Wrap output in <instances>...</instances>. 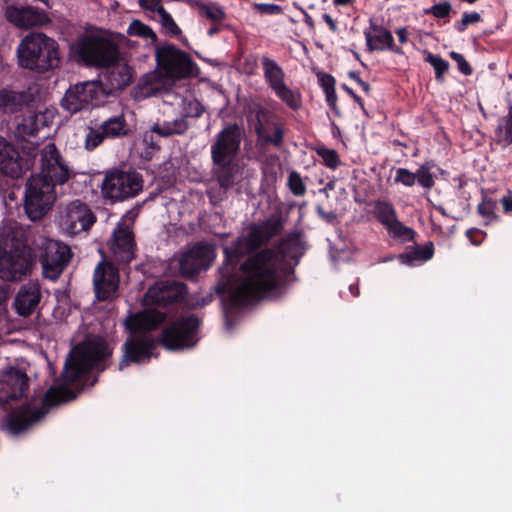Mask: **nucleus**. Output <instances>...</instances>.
<instances>
[{"mask_svg": "<svg viewBox=\"0 0 512 512\" xmlns=\"http://www.w3.org/2000/svg\"><path fill=\"white\" fill-rule=\"evenodd\" d=\"M316 213L318 216L328 224H335L337 222V215L333 211H325L321 205L316 206Z\"/></svg>", "mask_w": 512, "mask_h": 512, "instance_id": "nucleus-53", "label": "nucleus"}, {"mask_svg": "<svg viewBox=\"0 0 512 512\" xmlns=\"http://www.w3.org/2000/svg\"><path fill=\"white\" fill-rule=\"evenodd\" d=\"M72 170L55 143L46 144L40 153V172L32 174L25 184L24 211L35 222L41 220L56 200L55 187L63 185Z\"/></svg>", "mask_w": 512, "mask_h": 512, "instance_id": "nucleus-4", "label": "nucleus"}, {"mask_svg": "<svg viewBox=\"0 0 512 512\" xmlns=\"http://www.w3.org/2000/svg\"><path fill=\"white\" fill-rule=\"evenodd\" d=\"M317 155L322 158L324 165L330 169H336L341 163L339 154L334 149L319 148L317 149Z\"/></svg>", "mask_w": 512, "mask_h": 512, "instance_id": "nucleus-41", "label": "nucleus"}, {"mask_svg": "<svg viewBox=\"0 0 512 512\" xmlns=\"http://www.w3.org/2000/svg\"><path fill=\"white\" fill-rule=\"evenodd\" d=\"M219 23H213V25L208 29L207 34L210 37L220 33L221 28L218 26Z\"/></svg>", "mask_w": 512, "mask_h": 512, "instance_id": "nucleus-64", "label": "nucleus"}, {"mask_svg": "<svg viewBox=\"0 0 512 512\" xmlns=\"http://www.w3.org/2000/svg\"><path fill=\"white\" fill-rule=\"evenodd\" d=\"M165 319L164 312L146 309L127 320V328L132 334L122 345L123 354L119 361V370L131 364L147 363L151 360L157 343L145 333L156 329Z\"/></svg>", "mask_w": 512, "mask_h": 512, "instance_id": "nucleus-5", "label": "nucleus"}, {"mask_svg": "<svg viewBox=\"0 0 512 512\" xmlns=\"http://www.w3.org/2000/svg\"><path fill=\"white\" fill-rule=\"evenodd\" d=\"M244 128L237 123H229L220 130L211 145L212 163L235 160L240 151Z\"/></svg>", "mask_w": 512, "mask_h": 512, "instance_id": "nucleus-15", "label": "nucleus"}, {"mask_svg": "<svg viewBox=\"0 0 512 512\" xmlns=\"http://www.w3.org/2000/svg\"><path fill=\"white\" fill-rule=\"evenodd\" d=\"M496 141L503 146L512 144V104L508 105V113L499 120L495 130Z\"/></svg>", "mask_w": 512, "mask_h": 512, "instance_id": "nucleus-34", "label": "nucleus"}, {"mask_svg": "<svg viewBox=\"0 0 512 512\" xmlns=\"http://www.w3.org/2000/svg\"><path fill=\"white\" fill-rule=\"evenodd\" d=\"M155 135L156 132H153L152 128L149 131H146L143 135L144 145L146 146L147 149L151 150L149 152L147 151V154H151L152 152L160 149V145Z\"/></svg>", "mask_w": 512, "mask_h": 512, "instance_id": "nucleus-48", "label": "nucleus"}, {"mask_svg": "<svg viewBox=\"0 0 512 512\" xmlns=\"http://www.w3.org/2000/svg\"><path fill=\"white\" fill-rule=\"evenodd\" d=\"M41 300L40 285L29 282L20 287L14 300L16 312L23 317L31 315Z\"/></svg>", "mask_w": 512, "mask_h": 512, "instance_id": "nucleus-24", "label": "nucleus"}, {"mask_svg": "<svg viewBox=\"0 0 512 512\" xmlns=\"http://www.w3.org/2000/svg\"><path fill=\"white\" fill-rule=\"evenodd\" d=\"M96 222V216L90 207L81 200L70 202L61 216L60 227L68 235L74 236L88 231Z\"/></svg>", "mask_w": 512, "mask_h": 512, "instance_id": "nucleus-18", "label": "nucleus"}, {"mask_svg": "<svg viewBox=\"0 0 512 512\" xmlns=\"http://www.w3.org/2000/svg\"><path fill=\"white\" fill-rule=\"evenodd\" d=\"M372 214L388 231L394 239L403 242L415 241L416 232L399 221L393 204L385 200H377L373 203Z\"/></svg>", "mask_w": 512, "mask_h": 512, "instance_id": "nucleus-17", "label": "nucleus"}, {"mask_svg": "<svg viewBox=\"0 0 512 512\" xmlns=\"http://www.w3.org/2000/svg\"><path fill=\"white\" fill-rule=\"evenodd\" d=\"M5 18L19 29L43 26L50 22L47 13L36 7L9 5L5 9Z\"/></svg>", "mask_w": 512, "mask_h": 512, "instance_id": "nucleus-22", "label": "nucleus"}, {"mask_svg": "<svg viewBox=\"0 0 512 512\" xmlns=\"http://www.w3.org/2000/svg\"><path fill=\"white\" fill-rule=\"evenodd\" d=\"M28 380L27 374L20 370L10 373L1 386L5 399L9 401L22 398L28 389Z\"/></svg>", "mask_w": 512, "mask_h": 512, "instance_id": "nucleus-26", "label": "nucleus"}, {"mask_svg": "<svg viewBox=\"0 0 512 512\" xmlns=\"http://www.w3.org/2000/svg\"><path fill=\"white\" fill-rule=\"evenodd\" d=\"M424 60L434 68L436 80L442 81L449 69V62L444 60L440 55L431 52H425Z\"/></svg>", "mask_w": 512, "mask_h": 512, "instance_id": "nucleus-38", "label": "nucleus"}, {"mask_svg": "<svg viewBox=\"0 0 512 512\" xmlns=\"http://www.w3.org/2000/svg\"><path fill=\"white\" fill-rule=\"evenodd\" d=\"M159 17H160L161 26H162L163 30L165 31V33L172 37H176V38L180 39V41L183 44L187 45L186 38L181 37L182 31H181L180 27L177 25V23L174 21L171 14L166 9H160Z\"/></svg>", "mask_w": 512, "mask_h": 512, "instance_id": "nucleus-35", "label": "nucleus"}, {"mask_svg": "<svg viewBox=\"0 0 512 512\" xmlns=\"http://www.w3.org/2000/svg\"><path fill=\"white\" fill-rule=\"evenodd\" d=\"M105 96L106 92L100 81L77 83L66 91L61 100V106L71 114H75L100 105Z\"/></svg>", "mask_w": 512, "mask_h": 512, "instance_id": "nucleus-12", "label": "nucleus"}, {"mask_svg": "<svg viewBox=\"0 0 512 512\" xmlns=\"http://www.w3.org/2000/svg\"><path fill=\"white\" fill-rule=\"evenodd\" d=\"M187 295L185 283L170 279L156 281L144 294L143 303L147 306L165 308L182 302Z\"/></svg>", "mask_w": 512, "mask_h": 512, "instance_id": "nucleus-16", "label": "nucleus"}, {"mask_svg": "<svg viewBox=\"0 0 512 512\" xmlns=\"http://www.w3.org/2000/svg\"><path fill=\"white\" fill-rule=\"evenodd\" d=\"M19 65L37 72H47L60 63L59 46L53 39L41 32L25 36L17 48Z\"/></svg>", "mask_w": 512, "mask_h": 512, "instance_id": "nucleus-6", "label": "nucleus"}, {"mask_svg": "<svg viewBox=\"0 0 512 512\" xmlns=\"http://www.w3.org/2000/svg\"><path fill=\"white\" fill-rule=\"evenodd\" d=\"M34 101L29 91H15L7 88L0 90V112L14 114L22 111Z\"/></svg>", "mask_w": 512, "mask_h": 512, "instance_id": "nucleus-25", "label": "nucleus"}, {"mask_svg": "<svg viewBox=\"0 0 512 512\" xmlns=\"http://www.w3.org/2000/svg\"><path fill=\"white\" fill-rule=\"evenodd\" d=\"M128 212L113 230L109 240L110 250L116 261L121 264H129L135 258L136 243L133 233V221L135 216Z\"/></svg>", "mask_w": 512, "mask_h": 512, "instance_id": "nucleus-14", "label": "nucleus"}, {"mask_svg": "<svg viewBox=\"0 0 512 512\" xmlns=\"http://www.w3.org/2000/svg\"><path fill=\"white\" fill-rule=\"evenodd\" d=\"M183 3L192 9H196L198 14L212 23H221L226 18L223 8L214 2L206 0H182Z\"/></svg>", "mask_w": 512, "mask_h": 512, "instance_id": "nucleus-28", "label": "nucleus"}, {"mask_svg": "<svg viewBox=\"0 0 512 512\" xmlns=\"http://www.w3.org/2000/svg\"><path fill=\"white\" fill-rule=\"evenodd\" d=\"M29 244V236L21 227H0V279L18 282L31 274L36 258L42 266L43 276L57 280L72 257L68 245L44 236Z\"/></svg>", "mask_w": 512, "mask_h": 512, "instance_id": "nucleus-3", "label": "nucleus"}, {"mask_svg": "<svg viewBox=\"0 0 512 512\" xmlns=\"http://www.w3.org/2000/svg\"><path fill=\"white\" fill-rule=\"evenodd\" d=\"M228 189L218 186H210L207 190V196L212 204L221 202L225 197Z\"/></svg>", "mask_w": 512, "mask_h": 512, "instance_id": "nucleus-50", "label": "nucleus"}, {"mask_svg": "<svg viewBox=\"0 0 512 512\" xmlns=\"http://www.w3.org/2000/svg\"><path fill=\"white\" fill-rule=\"evenodd\" d=\"M466 236L472 244L480 245L483 241L485 233L480 229L470 228L466 231Z\"/></svg>", "mask_w": 512, "mask_h": 512, "instance_id": "nucleus-54", "label": "nucleus"}, {"mask_svg": "<svg viewBox=\"0 0 512 512\" xmlns=\"http://www.w3.org/2000/svg\"><path fill=\"white\" fill-rule=\"evenodd\" d=\"M364 36L369 52L389 50L396 54L402 53L401 48L395 45L392 33L372 18L369 20V28L364 30Z\"/></svg>", "mask_w": 512, "mask_h": 512, "instance_id": "nucleus-23", "label": "nucleus"}, {"mask_svg": "<svg viewBox=\"0 0 512 512\" xmlns=\"http://www.w3.org/2000/svg\"><path fill=\"white\" fill-rule=\"evenodd\" d=\"M396 35L401 44H405L408 41V31L406 27H401L396 30Z\"/></svg>", "mask_w": 512, "mask_h": 512, "instance_id": "nucleus-62", "label": "nucleus"}, {"mask_svg": "<svg viewBox=\"0 0 512 512\" xmlns=\"http://www.w3.org/2000/svg\"><path fill=\"white\" fill-rule=\"evenodd\" d=\"M452 11V5L447 2H440L437 4H434L432 7L425 10V14L432 15L435 18L442 19L447 18Z\"/></svg>", "mask_w": 512, "mask_h": 512, "instance_id": "nucleus-43", "label": "nucleus"}, {"mask_svg": "<svg viewBox=\"0 0 512 512\" xmlns=\"http://www.w3.org/2000/svg\"><path fill=\"white\" fill-rule=\"evenodd\" d=\"M318 81L324 92L335 89L336 80L331 74L319 73Z\"/></svg>", "mask_w": 512, "mask_h": 512, "instance_id": "nucleus-51", "label": "nucleus"}, {"mask_svg": "<svg viewBox=\"0 0 512 512\" xmlns=\"http://www.w3.org/2000/svg\"><path fill=\"white\" fill-rule=\"evenodd\" d=\"M86 130L87 133L84 140V148L89 152L94 151L104 142V140L107 139L100 126L96 128L87 127Z\"/></svg>", "mask_w": 512, "mask_h": 512, "instance_id": "nucleus-39", "label": "nucleus"}, {"mask_svg": "<svg viewBox=\"0 0 512 512\" xmlns=\"http://www.w3.org/2000/svg\"><path fill=\"white\" fill-rule=\"evenodd\" d=\"M155 60L158 69L171 80L189 78L194 70H198L192 57L171 43H165L156 48Z\"/></svg>", "mask_w": 512, "mask_h": 512, "instance_id": "nucleus-10", "label": "nucleus"}, {"mask_svg": "<svg viewBox=\"0 0 512 512\" xmlns=\"http://www.w3.org/2000/svg\"><path fill=\"white\" fill-rule=\"evenodd\" d=\"M434 163L427 161L422 164L415 172L416 182L426 190H430L435 185L434 176L431 173Z\"/></svg>", "mask_w": 512, "mask_h": 512, "instance_id": "nucleus-36", "label": "nucleus"}, {"mask_svg": "<svg viewBox=\"0 0 512 512\" xmlns=\"http://www.w3.org/2000/svg\"><path fill=\"white\" fill-rule=\"evenodd\" d=\"M434 255V244L428 242L423 246H416L411 251L401 253L399 260L406 265H412L414 261H428Z\"/></svg>", "mask_w": 512, "mask_h": 512, "instance_id": "nucleus-33", "label": "nucleus"}, {"mask_svg": "<svg viewBox=\"0 0 512 512\" xmlns=\"http://www.w3.org/2000/svg\"><path fill=\"white\" fill-rule=\"evenodd\" d=\"M254 8L261 14L278 15L283 12V9L278 4L255 3Z\"/></svg>", "mask_w": 512, "mask_h": 512, "instance_id": "nucleus-47", "label": "nucleus"}, {"mask_svg": "<svg viewBox=\"0 0 512 512\" xmlns=\"http://www.w3.org/2000/svg\"><path fill=\"white\" fill-rule=\"evenodd\" d=\"M287 186L294 196L302 197L306 194V185L303 182L300 173L297 171H291L289 173Z\"/></svg>", "mask_w": 512, "mask_h": 512, "instance_id": "nucleus-40", "label": "nucleus"}, {"mask_svg": "<svg viewBox=\"0 0 512 512\" xmlns=\"http://www.w3.org/2000/svg\"><path fill=\"white\" fill-rule=\"evenodd\" d=\"M81 61L87 66L107 68L119 60L118 45L107 38L89 36L83 39L77 48Z\"/></svg>", "mask_w": 512, "mask_h": 512, "instance_id": "nucleus-11", "label": "nucleus"}, {"mask_svg": "<svg viewBox=\"0 0 512 512\" xmlns=\"http://www.w3.org/2000/svg\"><path fill=\"white\" fill-rule=\"evenodd\" d=\"M143 190L142 175L133 170L114 168L105 173L101 184L104 199L112 203L136 197Z\"/></svg>", "mask_w": 512, "mask_h": 512, "instance_id": "nucleus-7", "label": "nucleus"}, {"mask_svg": "<svg viewBox=\"0 0 512 512\" xmlns=\"http://www.w3.org/2000/svg\"><path fill=\"white\" fill-rule=\"evenodd\" d=\"M107 139H118L129 135L130 129L124 114L109 117L99 125Z\"/></svg>", "mask_w": 512, "mask_h": 512, "instance_id": "nucleus-29", "label": "nucleus"}, {"mask_svg": "<svg viewBox=\"0 0 512 512\" xmlns=\"http://www.w3.org/2000/svg\"><path fill=\"white\" fill-rule=\"evenodd\" d=\"M341 88L349 95L353 98V100L361 107V109L364 110V102H363V99L358 96L353 89H351L348 85L346 84H342L341 85Z\"/></svg>", "mask_w": 512, "mask_h": 512, "instance_id": "nucleus-57", "label": "nucleus"}, {"mask_svg": "<svg viewBox=\"0 0 512 512\" xmlns=\"http://www.w3.org/2000/svg\"><path fill=\"white\" fill-rule=\"evenodd\" d=\"M294 7H296L303 15V21L305 25L311 29L315 28V22L310 14H308L305 9H303L301 6H298L296 3H294Z\"/></svg>", "mask_w": 512, "mask_h": 512, "instance_id": "nucleus-58", "label": "nucleus"}, {"mask_svg": "<svg viewBox=\"0 0 512 512\" xmlns=\"http://www.w3.org/2000/svg\"><path fill=\"white\" fill-rule=\"evenodd\" d=\"M139 6L148 11L156 12L160 14V9H165L161 4V0H138Z\"/></svg>", "mask_w": 512, "mask_h": 512, "instance_id": "nucleus-52", "label": "nucleus"}, {"mask_svg": "<svg viewBox=\"0 0 512 512\" xmlns=\"http://www.w3.org/2000/svg\"><path fill=\"white\" fill-rule=\"evenodd\" d=\"M356 0H333L335 7H349L352 6Z\"/></svg>", "mask_w": 512, "mask_h": 512, "instance_id": "nucleus-63", "label": "nucleus"}, {"mask_svg": "<svg viewBox=\"0 0 512 512\" xmlns=\"http://www.w3.org/2000/svg\"><path fill=\"white\" fill-rule=\"evenodd\" d=\"M500 202L505 214L512 213V191L508 190L507 194L501 198Z\"/></svg>", "mask_w": 512, "mask_h": 512, "instance_id": "nucleus-56", "label": "nucleus"}, {"mask_svg": "<svg viewBox=\"0 0 512 512\" xmlns=\"http://www.w3.org/2000/svg\"><path fill=\"white\" fill-rule=\"evenodd\" d=\"M215 258L214 247L208 243H196L180 260V273L192 278L207 270Z\"/></svg>", "mask_w": 512, "mask_h": 512, "instance_id": "nucleus-21", "label": "nucleus"}, {"mask_svg": "<svg viewBox=\"0 0 512 512\" xmlns=\"http://www.w3.org/2000/svg\"><path fill=\"white\" fill-rule=\"evenodd\" d=\"M322 19L323 21L328 25L329 29L333 32V33H337L339 31V28H338V24L336 22V20H334L330 14L328 13H324L322 15Z\"/></svg>", "mask_w": 512, "mask_h": 512, "instance_id": "nucleus-60", "label": "nucleus"}, {"mask_svg": "<svg viewBox=\"0 0 512 512\" xmlns=\"http://www.w3.org/2000/svg\"><path fill=\"white\" fill-rule=\"evenodd\" d=\"M285 221L276 211L260 223H251L245 235L223 247L224 262L214 290L227 295L231 307H244L287 286L294 274L289 260L298 264L306 250L303 232H290L274 248L261 249L282 232Z\"/></svg>", "mask_w": 512, "mask_h": 512, "instance_id": "nucleus-1", "label": "nucleus"}, {"mask_svg": "<svg viewBox=\"0 0 512 512\" xmlns=\"http://www.w3.org/2000/svg\"><path fill=\"white\" fill-rule=\"evenodd\" d=\"M204 106L197 100L190 101L185 107V114L182 116L186 120L188 117L199 118L204 113Z\"/></svg>", "mask_w": 512, "mask_h": 512, "instance_id": "nucleus-46", "label": "nucleus"}, {"mask_svg": "<svg viewBox=\"0 0 512 512\" xmlns=\"http://www.w3.org/2000/svg\"><path fill=\"white\" fill-rule=\"evenodd\" d=\"M109 88L112 91H122L133 82V71L127 66L118 67L108 75Z\"/></svg>", "mask_w": 512, "mask_h": 512, "instance_id": "nucleus-32", "label": "nucleus"}, {"mask_svg": "<svg viewBox=\"0 0 512 512\" xmlns=\"http://www.w3.org/2000/svg\"><path fill=\"white\" fill-rule=\"evenodd\" d=\"M251 113L254 115L252 127L257 145L262 148H281L286 134L284 119L261 104H254Z\"/></svg>", "mask_w": 512, "mask_h": 512, "instance_id": "nucleus-8", "label": "nucleus"}, {"mask_svg": "<svg viewBox=\"0 0 512 512\" xmlns=\"http://www.w3.org/2000/svg\"><path fill=\"white\" fill-rule=\"evenodd\" d=\"M260 60L265 83L274 92L276 97L291 110L297 111L300 109L302 104L301 94L286 85V74L283 68L267 55H262Z\"/></svg>", "mask_w": 512, "mask_h": 512, "instance_id": "nucleus-13", "label": "nucleus"}, {"mask_svg": "<svg viewBox=\"0 0 512 512\" xmlns=\"http://www.w3.org/2000/svg\"><path fill=\"white\" fill-rule=\"evenodd\" d=\"M10 292L11 287L9 284L0 283V305L4 304L8 300Z\"/></svg>", "mask_w": 512, "mask_h": 512, "instance_id": "nucleus-59", "label": "nucleus"}, {"mask_svg": "<svg viewBox=\"0 0 512 512\" xmlns=\"http://www.w3.org/2000/svg\"><path fill=\"white\" fill-rule=\"evenodd\" d=\"M239 172L238 165L234 160H224L220 163H213L211 170L212 177L223 189H231L236 184V178Z\"/></svg>", "mask_w": 512, "mask_h": 512, "instance_id": "nucleus-27", "label": "nucleus"}, {"mask_svg": "<svg viewBox=\"0 0 512 512\" xmlns=\"http://www.w3.org/2000/svg\"><path fill=\"white\" fill-rule=\"evenodd\" d=\"M450 57L457 63L458 69L464 75H471L473 70L464 56L457 52H451Z\"/></svg>", "mask_w": 512, "mask_h": 512, "instance_id": "nucleus-49", "label": "nucleus"}, {"mask_svg": "<svg viewBox=\"0 0 512 512\" xmlns=\"http://www.w3.org/2000/svg\"><path fill=\"white\" fill-rule=\"evenodd\" d=\"M120 275L118 267L107 261L97 264L93 275L95 296L99 301L113 299L119 289Z\"/></svg>", "mask_w": 512, "mask_h": 512, "instance_id": "nucleus-20", "label": "nucleus"}, {"mask_svg": "<svg viewBox=\"0 0 512 512\" xmlns=\"http://www.w3.org/2000/svg\"><path fill=\"white\" fill-rule=\"evenodd\" d=\"M324 93H325V96H326L327 105L334 111V113L337 116H339L340 115V111H339V108L337 106L336 90L332 89V90L326 91Z\"/></svg>", "mask_w": 512, "mask_h": 512, "instance_id": "nucleus-55", "label": "nucleus"}, {"mask_svg": "<svg viewBox=\"0 0 512 512\" xmlns=\"http://www.w3.org/2000/svg\"><path fill=\"white\" fill-rule=\"evenodd\" d=\"M189 127L188 121L181 117L173 121H164L162 124L155 123L152 125V131L156 132L159 137L167 138L173 135H183Z\"/></svg>", "mask_w": 512, "mask_h": 512, "instance_id": "nucleus-30", "label": "nucleus"}, {"mask_svg": "<svg viewBox=\"0 0 512 512\" xmlns=\"http://www.w3.org/2000/svg\"><path fill=\"white\" fill-rule=\"evenodd\" d=\"M34 161L23 156L20 151L4 137L0 136V172L12 179H18L28 171Z\"/></svg>", "mask_w": 512, "mask_h": 512, "instance_id": "nucleus-19", "label": "nucleus"}, {"mask_svg": "<svg viewBox=\"0 0 512 512\" xmlns=\"http://www.w3.org/2000/svg\"><path fill=\"white\" fill-rule=\"evenodd\" d=\"M256 65H257V62H256L255 57H248L244 61V67L249 74L254 73V69L256 68Z\"/></svg>", "mask_w": 512, "mask_h": 512, "instance_id": "nucleus-61", "label": "nucleus"}, {"mask_svg": "<svg viewBox=\"0 0 512 512\" xmlns=\"http://www.w3.org/2000/svg\"><path fill=\"white\" fill-rule=\"evenodd\" d=\"M481 21V16L478 12H465L460 21L455 22L454 28L462 33L470 24H474Z\"/></svg>", "mask_w": 512, "mask_h": 512, "instance_id": "nucleus-45", "label": "nucleus"}, {"mask_svg": "<svg viewBox=\"0 0 512 512\" xmlns=\"http://www.w3.org/2000/svg\"><path fill=\"white\" fill-rule=\"evenodd\" d=\"M496 201L484 195L481 203L477 207V212L484 218L496 220L498 216L495 214Z\"/></svg>", "mask_w": 512, "mask_h": 512, "instance_id": "nucleus-42", "label": "nucleus"}, {"mask_svg": "<svg viewBox=\"0 0 512 512\" xmlns=\"http://www.w3.org/2000/svg\"><path fill=\"white\" fill-rule=\"evenodd\" d=\"M394 182L400 183L405 187H412L416 183L415 172H411L406 168H397Z\"/></svg>", "mask_w": 512, "mask_h": 512, "instance_id": "nucleus-44", "label": "nucleus"}, {"mask_svg": "<svg viewBox=\"0 0 512 512\" xmlns=\"http://www.w3.org/2000/svg\"><path fill=\"white\" fill-rule=\"evenodd\" d=\"M127 34L130 36H137L145 39H150L152 43H156L158 37L152 28L144 24L140 20H133L127 29Z\"/></svg>", "mask_w": 512, "mask_h": 512, "instance_id": "nucleus-37", "label": "nucleus"}, {"mask_svg": "<svg viewBox=\"0 0 512 512\" xmlns=\"http://www.w3.org/2000/svg\"><path fill=\"white\" fill-rule=\"evenodd\" d=\"M112 355L109 345L101 338L83 341L69 353L63 373V384L50 387L44 394L42 405L33 409L29 404L9 412L4 428L12 435H19L38 422L48 413L49 409L77 398L83 390V381L95 368L104 371L105 361Z\"/></svg>", "mask_w": 512, "mask_h": 512, "instance_id": "nucleus-2", "label": "nucleus"}, {"mask_svg": "<svg viewBox=\"0 0 512 512\" xmlns=\"http://www.w3.org/2000/svg\"><path fill=\"white\" fill-rule=\"evenodd\" d=\"M44 125V115L34 112L24 116L17 124V134L23 139L36 136L40 128Z\"/></svg>", "mask_w": 512, "mask_h": 512, "instance_id": "nucleus-31", "label": "nucleus"}, {"mask_svg": "<svg viewBox=\"0 0 512 512\" xmlns=\"http://www.w3.org/2000/svg\"><path fill=\"white\" fill-rule=\"evenodd\" d=\"M200 325V319L194 314L181 316L162 330L159 343L170 351L190 349L199 341Z\"/></svg>", "mask_w": 512, "mask_h": 512, "instance_id": "nucleus-9", "label": "nucleus"}]
</instances>
